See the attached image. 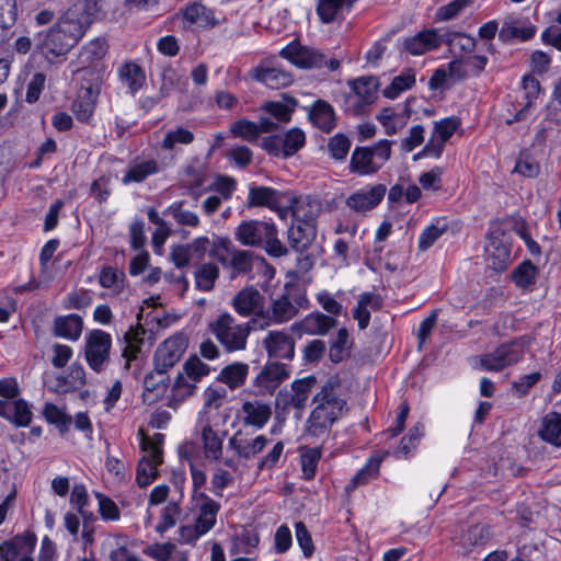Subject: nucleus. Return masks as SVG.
<instances>
[{"mask_svg": "<svg viewBox=\"0 0 561 561\" xmlns=\"http://www.w3.org/2000/svg\"><path fill=\"white\" fill-rule=\"evenodd\" d=\"M386 192V185L377 184L368 192L358 191L350 195L346 205L354 211L365 213L375 208L382 201Z\"/></svg>", "mask_w": 561, "mask_h": 561, "instance_id": "6ab92c4d", "label": "nucleus"}, {"mask_svg": "<svg viewBox=\"0 0 561 561\" xmlns=\"http://www.w3.org/2000/svg\"><path fill=\"white\" fill-rule=\"evenodd\" d=\"M309 118L319 129L330 133L335 126V114L325 101H317L309 111Z\"/></svg>", "mask_w": 561, "mask_h": 561, "instance_id": "c756f323", "label": "nucleus"}, {"mask_svg": "<svg viewBox=\"0 0 561 561\" xmlns=\"http://www.w3.org/2000/svg\"><path fill=\"white\" fill-rule=\"evenodd\" d=\"M446 43L448 44L453 51H456L458 49L460 53L463 54H469L473 51L477 45L474 37L467 35L465 33H454L449 35Z\"/></svg>", "mask_w": 561, "mask_h": 561, "instance_id": "680f3d73", "label": "nucleus"}, {"mask_svg": "<svg viewBox=\"0 0 561 561\" xmlns=\"http://www.w3.org/2000/svg\"><path fill=\"white\" fill-rule=\"evenodd\" d=\"M184 371L190 380L198 382L203 377L209 374L210 368L194 355L185 362Z\"/></svg>", "mask_w": 561, "mask_h": 561, "instance_id": "052dcab7", "label": "nucleus"}, {"mask_svg": "<svg viewBox=\"0 0 561 561\" xmlns=\"http://www.w3.org/2000/svg\"><path fill=\"white\" fill-rule=\"evenodd\" d=\"M271 311L272 320L277 323H283L293 319L297 314L298 309L293 305L288 296L283 295L279 298L273 300L271 305Z\"/></svg>", "mask_w": 561, "mask_h": 561, "instance_id": "37998d69", "label": "nucleus"}, {"mask_svg": "<svg viewBox=\"0 0 561 561\" xmlns=\"http://www.w3.org/2000/svg\"><path fill=\"white\" fill-rule=\"evenodd\" d=\"M124 276L123 272H118L112 266H105L100 273L99 283L104 288L121 293L124 287Z\"/></svg>", "mask_w": 561, "mask_h": 561, "instance_id": "8fccbe9b", "label": "nucleus"}, {"mask_svg": "<svg viewBox=\"0 0 561 561\" xmlns=\"http://www.w3.org/2000/svg\"><path fill=\"white\" fill-rule=\"evenodd\" d=\"M108 45L104 38H95L88 43L80 51L79 62L82 68L93 66L107 54Z\"/></svg>", "mask_w": 561, "mask_h": 561, "instance_id": "f704fd0d", "label": "nucleus"}, {"mask_svg": "<svg viewBox=\"0 0 561 561\" xmlns=\"http://www.w3.org/2000/svg\"><path fill=\"white\" fill-rule=\"evenodd\" d=\"M188 345L187 336L176 333L158 346L154 353V371L165 375L183 356Z\"/></svg>", "mask_w": 561, "mask_h": 561, "instance_id": "6e6552de", "label": "nucleus"}, {"mask_svg": "<svg viewBox=\"0 0 561 561\" xmlns=\"http://www.w3.org/2000/svg\"><path fill=\"white\" fill-rule=\"evenodd\" d=\"M219 277V267L211 262L202 264L195 272L196 287L204 291H210Z\"/></svg>", "mask_w": 561, "mask_h": 561, "instance_id": "a19ab883", "label": "nucleus"}, {"mask_svg": "<svg viewBox=\"0 0 561 561\" xmlns=\"http://www.w3.org/2000/svg\"><path fill=\"white\" fill-rule=\"evenodd\" d=\"M98 92L92 87L83 89L72 103V112L78 121L88 122L96 105Z\"/></svg>", "mask_w": 561, "mask_h": 561, "instance_id": "2f4dec72", "label": "nucleus"}, {"mask_svg": "<svg viewBox=\"0 0 561 561\" xmlns=\"http://www.w3.org/2000/svg\"><path fill=\"white\" fill-rule=\"evenodd\" d=\"M194 500L199 503L195 525L205 535L215 526L220 505L203 492L195 494Z\"/></svg>", "mask_w": 561, "mask_h": 561, "instance_id": "412c9836", "label": "nucleus"}, {"mask_svg": "<svg viewBox=\"0 0 561 561\" xmlns=\"http://www.w3.org/2000/svg\"><path fill=\"white\" fill-rule=\"evenodd\" d=\"M350 147V139L342 134L333 136L332 138H330L328 142V150L331 153L332 158L336 160H343L347 156Z\"/></svg>", "mask_w": 561, "mask_h": 561, "instance_id": "69168bd1", "label": "nucleus"}, {"mask_svg": "<svg viewBox=\"0 0 561 561\" xmlns=\"http://www.w3.org/2000/svg\"><path fill=\"white\" fill-rule=\"evenodd\" d=\"M539 437L553 445L561 446V413L550 412L540 422L538 430Z\"/></svg>", "mask_w": 561, "mask_h": 561, "instance_id": "c85d7f7f", "label": "nucleus"}, {"mask_svg": "<svg viewBox=\"0 0 561 561\" xmlns=\"http://www.w3.org/2000/svg\"><path fill=\"white\" fill-rule=\"evenodd\" d=\"M118 78L133 95L139 91L146 82L144 69L134 61H126L118 68Z\"/></svg>", "mask_w": 561, "mask_h": 561, "instance_id": "cd10ccee", "label": "nucleus"}, {"mask_svg": "<svg viewBox=\"0 0 561 561\" xmlns=\"http://www.w3.org/2000/svg\"><path fill=\"white\" fill-rule=\"evenodd\" d=\"M145 334L146 330L139 323L136 327H130L125 333L124 340L126 345L123 350V356L126 358V366L129 365L130 360L136 359L140 353Z\"/></svg>", "mask_w": 561, "mask_h": 561, "instance_id": "72a5a7b5", "label": "nucleus"}, {"mask_svg": "<svg viewBox=\"0 0 561 561\" xmlns=\"http://www.w3.org/2000/svg\"><path fill=\"white\" fill-rule=\"evenodd\" d=\"M112 345L111 335L102 330H93L87 336L85 358L90 367L101 371L108 360Z\"/></svg>", "mask_w": 561, "mask_h": 561, "instance_id": "1a4fd4ad", "label": "nucleus"}, {"mask_svg": "<svg viewBox=\"0 0 561 561\" xmlns=\"http://www.w3.org/2000/svg\"><path fill=\"white\" fill-rule=\"evenodd\" d=\"M312 402L314 408L306 422V433L319 437L327 434L342 416L346 402L339 394V383L331 380L320 388Z\"/></svg>", "mask_w": 561, "mask_h": 561, "instance_id": "f03ea898", "label": "nucleus"}, {"mask_svg": "<svg viewBox=\"0 0 561 561\" xmlns=\"http://www.w3.org/2000/svg\"><path fill=\"white\" fill-rule=\"evenodd\" d=\"M306 141L305 133L299 128L289 129L283 137V153L285 157L295 154Z\"/></svg>", "mask_w": 561, "mask_h": 561, "instance_id": "5fc2aeb1", "label": "nucleus"}, {"mask_svg": "<svg viewBox=\"0 0 561 561\" xmlns=\"http://www.w3.org/2000/svg\"><path fill=\"white\" fill-rule=\"evenodd\" d=\"M241 413L244 425L262 428L272 416V408L268 403L260 400L244 401Z\"/></svg>", "mask_w": 561, "mask_h": 561, "instance_id": "4be33fe9", "label": "nucleus"}, {"mask_svg": "<svg viewBox=\"0 0 561 561\" xmlns=\"http://www.w3.org/2000/svg\"><path fill=\"white\" fill-rule=\"evenodd\" d=\"M32 411L23 399L4 401L0 399V416L12 422L16 426H27L32 422Z\"/></svg>", "mask_w": 561, "mask_h": 561, "instance_id": "5701e85b", "label": "nucleus"}, {"mask_svg": "<svg viewBox=\"0 0 561 561\" xmlns=\"http://www.w3.org/2000/svg\"><path fill=\"white\" fill-rule=\"evenodd\" d=\"M336 325V320L323 313H311L305 317L297 327L302 333L310 335H324Z\"/></svg>", "mask_w": 561, "mask_h": 561, "instance_id": "bb28decb", "label": "nucleus"}, {"mask_svg": "<svg viewBox=\"0 0 561 561\" xmlns=\"http://www.w3.org/2000/svg\"><path fill=\"white\" fill-rule=\"evenodd\" d=\"M288 193H283L267 186H253L249 191L248 207H268L285 217L287 209L282 208L286 203Z\"/></svg>", "mask_w": 561, "mask_h": 561, "instance_id": "f8f14e48", "label": "nucleus"}, {"mask_svg": "<svg viewBox=\"0 0 561 561\" xmlns=\"http://www.w3.org/2000/svg\"><path fill=\"white\" fill-rule=\"evenodd\" d=\"M346 329L342 328L337 331L335 340L331 343L329 357L331 362L337 364L341 363L347 355L350 348V339Z\"/></svg>", "mask_w": 561, "mask_h": 561, "instance_id": "de8ad7c7", "label": "nucleus"}, {"mask_svg": "<svg viewBox=\"0 0 561 561\" xmlns=\"http://www.w3.org/2000/svg\"><path fill=\"white\" fill-rule=\"evenodd\" d=\"M156 374V371H151L145 376L142 399L146 403L156 402L167 390V378L164 375H158L159 379H157Z\"/></svg>", "mask_w": 561, "mask_h": 561, "instance_id": "e433bc0d", "label": "nucleus"}, {"mask_svg": "<svg viewBox=\"0 0 561 561\" xmlns=\"http://www.w3.org/2000/svg\"><path fill=\"white\" fill-rule=\"evenodd\" d=\"M230 130L234 136L241 137L247 141H254L260 135L257 124L247 119L234 123Z\"/></svg>", "mask_w": 561, "mask_h": 561, "instance_id": "0e129e2a", "label": "nucleus"}, {"mask_svg": "<svg viewBox=\"0 0 561 561\" xmlns=\"http://www.w3.org/2000/svg\"><path fill=\"white\" fill-rule=\"evenodd\" d=\"M289 377L286 365L272 362L267 363L255 377L254 386L262 394H272L278 386Z\"/></svg>", "mask_w": 561, "mask_h": 561, "instance_id": "2eb2a0df", "label": "nucleus"}, {"mask_svg": "<svg viewBox=\"0 0 561 561\" xmlns=\"http://www.w3.org/2000/svg\"><path fill=\"white\" fill-rule=\"evenodd\" d=\"M210 332L224 345L227 352L243 351L251 332L249 323H237L228 312L221 313L209 323Z\"/></svg>", "mask_w": 561, "mask_h": 561, "instance_id": "423d86ee", "label": "nucleus"}, {"mask_svg": "<svg viewBox=\"0 0 561 561\" xmlns=\"http://www.w3.org/2000/svg\"><path fill=\"white\" fill-rule=\"evenodd\" d=\"M267 443L268 438L264 435L247 438L241 431H238L229 438L228 447L234 451L238 459L250 460L259 455Z\"/></svg>", "mask_w": 561, "mask_h": 561, "instance_id": "dca6fc26", "label": "nucleus"}, {"mask_svg": "<svg viewBox=\"0 0 561 561\" xmlns=\"http://www.w3.org/2000/svg\"><path fill=\"white\" fill-rule=\"evenodd\" d=\"M440 39L435 30H425L403 42L404 49L411 55L419 56L437 48Z\"/></svg>", "mask_w": 561, "mask_h": 561, "instance_id": "b1692460", "label": "nucleus"}, {"mask_svg": "<svg viewBox=\"0 0 561 561\" xmlns=\"http://www.w3.org/2000/svg\"><path fill=\"white\" fill-rule=\"evenodd\" d=\"M36 546V536L25 533L0 545V558L3 561H34L32 553Z\"/></svg>", "mask_w": 561, "mask_h": 561, "instance_id": "9d476101", "label": "nucleus"}, {"mask_svg": "<svg viewBox=\"0 0 561 561\" xmlns=\"http://www.w3.org/2000/svg\"><path fill=\"white\" fill-rule=\"evenodd\" d=\"M392 142L387 139L373 147H356L350 160V171L358 175L377 173L390 159Z\"/></svg>", "mask_w": 561, "mask_h": 561, "instance_id": "39448f33", "label": "nucleus"}, {"mask_svg": "<svg viewBox=\"0 0 561 561\" xmlns=\"http://www.w3.org/2000/svg\"><path fill=\"white\" fill-rule=\"evenodd\" d=\"M184 201L174 202L164 214L171 215L180 226L197 227L199 225L198 216L191 210L184 209Z\"/></svg>", "mask_w": 561, "mask_h": 561, "instance_id": "c03bdc74", "label": "nucleus"}, {"mask_svg": "<svg viewBox=\"0 0 561 561\" xmlns=\"http://www.w3.org/2000/svg\"><path fill=\"white\" fill-rule=\"evenodd\" d=\"M262 344L270 357L291 360L295 356V340L284 331H270Z\"/></svg>", "mask_w": 561, "mask_h": 561, "instance_id": "4468645a", "label": "nucleus"}, {"mask_svg": "<svg viewBox=\"0 0 561 561\" xmlns=\"http://www.w3.org/2000/svg\"><path fill=\"white\" fill-rule=\"evenodd\" d=\"M288 242L291 249L297 252L306 251L316 237V226L294 221L288 228Z\"/></svg>", "mask_w": 561, "mask_h": 561, "instance_id": "393cba45", "label": "nucleus"}, {"mask_svg": "<svg viewBox=\"0 0 561 561\" xmlns=\"http://www.w3.org/2000/svg\"><path fill=\"white\" fill-rule=\"evenodd\" d=\"M344 0H319L317 12L323 23H331L339 10L341 9Z\"/></svg>", "mask_w": 561, "mask_h": 561, "instance_id": "774afa93", "label": "nucleus"}, {"mask_svg": "<svg viewBox=\"0 0 561 561\" xmlns=\"http://www.w3.org/2000/svg\"><path fill=\"white\" fill-rule=\"evenodd\" d=\"M321 458V450L319 448H304L300 454V463L302 476L307 480H311L316 476L318 462Z\"/></svg>", "mask_w": 561, "mask_h": 561, "instance_id": "09e8293b", "label": "nucleus"}, {"mask_svg": "<svg viewBox=\"0 0 561 561\" xmlns=\"http://www.w3.org/2000/svg\"><path fill=\"white\" fill-rule=\"evenodd\" d=\"M82 319L78 314L57 317L54 321V333L57 336L77 340L82 331Z\"/></svg>", "mask_w": 561, "mask_h": 561, "instance_id": "473e14b6", "label": "nucleus"}, {"mask_svg": "<svg viewBox=\"0 0 561 561\" xmlns=\"http://www.w3.org/2000/svg\"><path fill=\"white\" fill-rule=\"evenodd\" d=\"M249 366L243 363H234L226 366L219 375V380L231 389L241 386L248 375Z\"/></svg>", "mask_w": 561, "mask_h": 561, "instance_id": "79ce46f5", "label": "nucleus"}, {"mask_svg": "<svg viewBox=\"0 0 561 561\" xmlns=\"http://www.w3.org/2000/svg\"><path fill=\"white\" fill-rule=\"evenodd\" d=\"M297 106V101L293 98H285L284 101L267 102L263 108L278 123H288Z\"/></svg>", "mask_w": 561, "mask_h": 561, "instance_id": "ea45409f", "label": "nucleus"}, {"mask_svg": "<svg viewBox=\"0 0 561 561\" xmlns=\"http://www.w3.org/2000/svg\"><path fill=\"white\" fill-rule=\"evenodd\" d=\"M231 304L242 317L260 314L264 309V296L254 287H245L233 297Z\"/></svg>", "mask_w": 561, "mask_h": 561, "instance_id": "f3484780", "label": "nucleus"}, {"mask_svg": "<svg viewBox=\"0 0 561 561\" xmlns=\"http://www.w3.org/2000/svg\"><path fill=\"white\" fill-rule=\"evenodd\" d=\"M142 449L147 455L140 459L136 473V481L140 488L149 485L158 477V466L162 462V451L158 446L145 440Z\"/></svg>", "mask_w": 561, "mask_h": 561, "instance_id": "ddd939ff", "label": "nucleus"}, {"mask_svg": "<svg viewBox=\"0 0 561 561\" xmlns=\"http://www.w3.org/2000/svg\"><path fill=\"white\" fill-rule=\"evenodd\" d=\"M485 261L495 272L505 271L511 261L510 248L499 237L491 234L485 247Z\"/></svg>", "mask_w": 561, "mask_h": 561, "instance_id": "aec40b11", "label": "nucleus"}, {"mask_svg": "<svg viewBox=\"0 0 561 561\" xmlns=\"http://www.w3.org/2000/svg\"><path fill=\"white\" fill-rule=\"evenodd\" d=\"M414 84V72L410 69L405 70L393 78L391 84L383 90V95L388 99H396L401 92L411 89Z\"/></svg>", "mask_w": 561, "mask_h": 561, "instance_id": "a18cd8bd", "label": "nucleus"}, {"mask_svg": "<svg viewBox=\"0 0 561 561\" xmlns=\"http://www.w3.org/2000/svg\"><path fill=\"white\" fill-rule=\"evenodd\" d=\"M528 342L527 336H522L501 344L493 352L479 357L480 367L488 371H501L518 363L524 356Z\"/></svg>", "mask_w": 561, "mask_h": 561, "instance_id": "0eeeda50", "label": "nucleus"}, {"mask_svg": "<svg viewBox=\"0 0 561 561\" xmlns=\"http://www.w3.org/2000/svg\"><path fill=\"white\" fill-rule=\"evenodd\" d=\"M279 55L299 68H321L327 64L320 51L301 46L298 42L288 44L280 50Z\"/></svg>", "mask_w": 561, "mask_h": 561, "instance_id": "9b49d317", "label": "nucleus"}, {"mask_svg": "<svg viewBox=\"0 0 561 561\" xmlns=\"http://www.w3.org/2000/svg\"><path fill=\"white\" fill-rule=\"evenodd\" d=\"M210 256L215 257L224 267L231 270V276L244 275L252 271L254 253L234 247L227 237H216L213 241Z\"/></svg>", "mask_w": 561, "mask_h": 561, "instance_id": "20e7f679", "label": "nucleus"}, {"mask_svg": "<svg viewBox=\"0 0 561 561\" xmlns=\"http://www.w3.org/2000/svg\"><path fill=\"white\" fill-rule=\"evenodd\" d=\"M92 22L87 1H78L45 34H37L36 45L55 56L68 53L84 35Z\"/></svg>", "mask_w": 561, "mask_h": 561, "instance_id": "f257e3e1", "label": "nucleus"}, {"mask_svg": "<svg viewBox=\"0 0 561 561\" xmlns=\"http://www.w3.org/2000/svg\"><path fill=\"white\" fill-rule=\"evenodd\" d=\"M537 267L530 262L525 261L513 272L515 284L522 288H526L536 282Z\"/></svg>", "mask_w": 561, "mask_h": 561, "instance_id": "864d4df0", "label": "nucleus"}, {"mask_svg": "<svg viewBox=\"0 0 561 561\" xmlns=\"http://www.w3.org/2000/svg\"><path fill=\"white\" fill-rule=\"evenodd\" d=\"M43 413L47 422L56 425L61 433H66L72 423L71 416L53 403H46Z\"/></svg>", "mask_w": 561, "mask_h": 561, "instance_id": "603ef678", "label": "nucleus"}, {"mask_svg": "<svg viewBox=\"0 0 561 561\" xmlns=\"http://www.w3.org/2000/svg\"><path fill=\"white\" fill-rule=\"evenodd\" d=\"M317 386L316 376H307L301 379H296L291 382L289 392L293 394L298 404V412H301L308 402V399L312 392V390Z\"/></svg>", "mask_w": 561, "mask_h": 561, "instance_id": "4c0bfd02", "label": "nucleus"}, {"mask_svg": "<svg viewBox=\"0 0 561 561\" xmlns=\"http://www.w3.org/2000/svg\"><path fill=\"white\" fill-rule=\"evenodd\" d=\"M378 79L375 77H362L352 82V89L357 98L356 104H370L376 98Z\"/></svg>", "mask_w": 561, "mask_h": 561, "instance_id": "58836bf2", "label": "nucleus"}, {"mask_svg": "<svg viewBox=\"0 0 561 561\" xmlns=\"http://www.w3.org/2000/svg\"><path fill=\"white\" fill-rule=\"evenodd\" d=\"M255 78L271 89L287 87L293 82V77L278 68H260L255 71Z\"/></svg>", "mask_w": 561, "mask_h": 561, "instance_id": "c9c22d12", "label": "nucleus"}, {"mask_svg": "<svg viewBox=\"0 0 561 561\" xmlns=\"http://www.w3.org/2000/svg\"><path fill=\"white\" fill-rule=\"evenodd\" d=\"M382 307V298L378 294L364 293L359 296L356 308L353 311V317L357 321L360 330L368 327L370 321V312L368 308L374 311L380 310Z\"/></svg>", "mask_w": 561, "mask_h": 561, "instance_id": "a878e982", "label": "nucleus"}, {"mask_svg": "<svg viewBox=\"0 0 561 561\" xmlns=\"http://www.w3.org/2000/svg\"><path fill=\"white\" fill-rule=\"evenodd\" d=\"M158 171V164L153 160L145 161L138 164H135L129 168L127 173L125 174L123 182H141L150 174H153Z\"/></svg>", "mask_w": 561, "mask_h": 561, "instance_id": "3c124183", "label": "nucleus"}, {"mask_svg": "<svg viewBox=\"0 0 561 561\" xmlns=\"http://www.w3.org/2000/svg\"><path fill=\"white\" fill-rule=\"evenodd\" d=\"M381 461V457H371L367 465L354 476L351 483L346 486V490H353L374 479L378 474Z\"/></svg>", "mask_w": 561, "mask_h": 561, "instance_id": "49530a36", "label": "nucleus"}, {"mask_svg": "<svg viewBox=\"0 0 561 561\" xmlns=\"http://www.w3.org/2000/svg\"><path fill=\"white\" fill-rule=\"evenodd\" d=\"M514 172L526 178H536L540 172V165L528 151H522Z\"/></svg>", "mask_w": 561, "mask_h": 561, "instance_id": "6e6d98bb", "label": "nucleus"}, {"mask_svg": "<svg viewBox=\"0 0 561 561\" xmlns=\"http://www.w3.org/2000/svg\"><path fill=\"white\" fill-rule=\"evenodd\" d=\"M194 140V134L183 127H179L175 130H170L165 134L162 140V148L172 150L175 145H188Z\"/></svg>", "mask_w": 561, "mask_h": 561, "instance_id": "13d9d810", "label": "nucleus"}, {"mask_svg": "<svg viewBox=\"0 0 561 561\" xmlns=\"http://www.w3.org/2000/svg\"><path fill=\"white\" fill-rule=\"evenodd\" d=\"M522 85H523V89L525 91V96L527 99V103L524 106V108L520 110L516 114L514 121H520L523 118L525 110L528 106H530L531 101L534 99H536L538 96L539 92H540V83H539V81L536 78L531 77V76H525L523 78Z\"/></svg>", "mask_w": 561, "mask_h": 561, "instance_id": "e2e57ef3", "label": "nucleus"}, {"mask_svg": "<svg viewBox=\"0 0 561 561\" xmlns=\"http://www.w3.org/2000/svg\"><path fill=\"white\" fill-rule=\"evenodd\" d=\"M142 552L156 561H169L173 558L174 552H176V546L172 542H156L147 546Z\"/></svg>", "mask_w": 561, "mask_h": 561, "instance_id": "bf43d9fd", "label": "nucleus"}, {"mask_svg": "<svg viewBox=\"0 0 561 561\" xmlns=\"http://www.w3.org/2000/svg\"><path fill=\"white\" fill-rule=\"evenodd\" d=\"M286 203L287 207L284 209L290 210L294 221L310 224L316 226V218L320 211V204L310 198L295 197L288 195Z\"/></svg>", "mask_w": 561, "mask_h": 561, "instance_id": "a211bd4d", "label": "nucleus"}, {"mask_svg": "<svg viewBox=\"0 0 561 561\" xmlns=\"http://www.w3.org/2000/svg\"><path fill=\"white\" fill-rule=\"evenodd\" d=\"M181 515V508L176 502H169L161 512L160 522L156 526V530L163 534L169 528L175 526Z\"/></svg>", "mask_w": 561, "mask_h": 561, "instance_id": "4d7b16f0", "label": "nucleus"}, {"mask_svg": "<svg viewBox=\"0 0 561 561\" xmlns=\"http://www.w3.org/2000/svg\"><path fill=\"white\" fill-rule=\"evenodd\" d=\"M201 437L205 458L209 461L221 460L224 442L209 423L202 427Z\"/></svg>", "mask_w": 561, "mask_h": 561, "instance_id": "7c9ffc66", "label": "nucleus"}, {"mask_svg": "<svg viewBox=\"0 0 561 561\" xmlns=\"http://www.w3.org/2000/svg\"><path fill=\"white\" fill-rule=\"evenodd\" d=\"M447 226L443 225L439 227L437 224H433L428 227H426L422 233L420 234L419 239V249L421 251H425L428 248H431L434 242L443 236L444 232H446Z\"/></svg>", "mask_w": 561, "mask_h": 561, "instance_id": "338daca9", "label": "nucleus"}, {"mask_svg": "<svg viewBox=\"0 0 561 561\" xmlns=\"http://www.w3.org/2000/svg\"><path fill=\"white\" fill-rule=\"evenodd\" d=\"M234 238L242 245L263 248L272 257H280L288 253L285 244L278 239L277 228L273 222L244 220L236 228Z\"/></svg>", "mask_w": 561, "mask_h": 561, "instance_id": "7ed1b4c3", "label": "nucleus"}]
</instances>
